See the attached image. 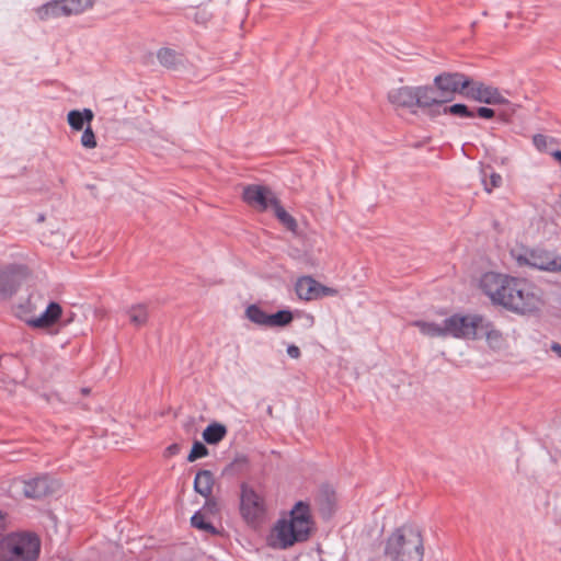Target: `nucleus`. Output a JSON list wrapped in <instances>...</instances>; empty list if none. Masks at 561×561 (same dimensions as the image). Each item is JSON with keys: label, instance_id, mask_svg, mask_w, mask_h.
<instances>
[{"label": "nucleus", "instance_id": "30", "mask_svg": "<svg viewBox=\"0 0 561 561\" xmlns=\"http://www.w3.org/2000/svg\"><path fill=\"white\" fill-rule=\"evenodd\" d=\"M207 455H208V449L206 448V446L204 444H202L201 442H195L193 444L191 453L188 454L187 460L190 462H193L196 459L205 457Z\"/></svg>", "mask_w": 561, "mask_h": 561}, {"label": "nucleus", "instance_id": "15", "mask_svg": "<svg viewBox=\"0 0 561 561\" xmlns=\"http://www.w3.org/2000/svg\"><path fill=\"white\" fill-rule=\"evenodd\" d=\"M24 310L23 306H20L18 308L16 314L21 319H23L28 325L33 328H49L54 325L61 317L62 308L59 304L51 301L45 311L41 313L38 317L34 318H27L22 314V311Z\"/></svg>", "mask_w": 561, "mask_h": 561}, {"label": "nucleus", "instance_id": "39", "mask_svg": "<svg viewBox=\"0 0 561 561\" xmlns=\"http://www.w3.org/2000/svg\"><path fill=\"white\" fill-rule=\"evenodd\" d=\"M551 351L557 354L559 358H561V344L553 342L550 346Z\"/></svg>", "mask_w": 561, "mask_h": 561}, {"label": "nucleus", "instance_id": "2", "mask_svg": "<svg viewBox=\"0 0 561 561\" xmlns=\"http://www.w3.org/2000/svg\"><path fill=\"white\" fill-rule=\"evenodd\" d=\"M313 522L308 504L298 502L290 511L289 518L276 523L271 535V546L287 549L309 539Z\"/></svg>", "mask_w": 561, "mask_h": 561}, {"label": "nucleus", "instance_id": "20", "mask_svg": "<svg viewBox=\"0 0 561 561\" xmlns=\"http://www.w3.org/2000/svg\"><path fill=\"white\" fill-rule=\"evenodd\" d=\"M411 325L416 327L420 332L428 337H443L445 339V323H436L432 321L416 320L411 323Z\"/></svg>", "mask_w": 561, "mask_h": 561}, {"label": "nucleus", "instance_id": "14", "mask_svg": "<svg viewBox=\"0 0 561 561\" xmlns=\"http://www.w3.org/2000/svg\"><path fill=\"white\" fill-rule=\"evenodd\" d=\"M23 494L33 500L45 497L59 488V483L55 480L49 479L47 476L33 478L22 482Z\"/></svg>", "mask_w": 561, "mask_h": 561}, {"label": "nucleus", "instance_id": "18", "mask_svg": "<svg viewBox=\"0 0 561 561\" xmlns=\"http://www.w3.org/2000/svg\"><path fill=\"white\" fill-rule=\"evenodd\" d=\"M94 118V113L90 108H83L82 111L72 110L67 114V122L71 129L80 131L84 129V124L91 125Z\"/></svg>", "mask_w": 561, "mask_h": 561}, {"label": "nucleus", "instance_id": "36", "mask_svg": "<svg viewBox=\"0 0 561 561\" xmlns=\"http://www.w3.org/2000/svg\"><path fill=\"white\" fill-rule=\"evenodd\" d=\"M319 554L318 553H308L301 556L298 561H319Z\"/></svg>", "mask_w": 561, "mask_h": 561}, {"label": "nucleus", "instance_id": "42", "mask_svg": "<svg viewBox=\"0 0 561 561\" xmlns=\"http://www.w3.org/2000/svg\"><path fill=\"white\" fill-rule=\"evenodd\" d=\"M334 505H335V495H334V493L332 492V510L334 508Z\"/></svg>", "mask_w": 561, "mask_h": 561}, {"label": "nucleus", "instance_id": "19", "mask_svg": "<svg viewBox=\"0 0 561 561\" xmlns=\"http://www.w3.org/2000/svg\"><path fill=\"white\" fill-rule=\"evenodd\" d=\"M214 476L209 470H201L196 473L194 480V490L208 499L213 493Z\"/></svg>", "mask_w": 561, "mask_h": 561}, {"label": "nucleus", "instance_id": "4", "mask_svg": "<svg viewBox=\"0 0 561 561\" xmlns=\"http://www.w3.org/2000/svg\"><path fill=\"white\" fill-rule=\"evenodd\" d=\"M39 548L37 536L13 533L0 540V561H36Z\"/></svg>", "mask_w": 561, "mask_h": 561}, {"label": "nucleus", "instance_id": "26", "mask_svg": "<svg viewBox=\"0 0 561 561\" xmlns=\"http://www.w3.org/2000/svg\"><path fill=\"white\" fill-rule=\"evenodd\" d=\"M293 319H294V316H293L291 311L279 310L274 314H270L268 327H286L293 321Z\"/></svg>", "mask_w": 561, "mask_h": 561}, {"label": "nucleus", "instance_id": "3", "mask_svg": "<svg viewBox=\"0 0 561 561\" xmlns=\"http://www.w3.org/2000/svg\"><path fill=\"white\" fill-rule=\"evenodd\" d=\"M385 556L390 561H423L424 540L421 529L412 524L396 528L386 541Z\"/></svg>", "mask_w": 561, "mask_h": 561}, {"label": "nucleus", "instance_id": "24", "mask_svg": "<svg viewBox=\"0 0 561 561\" xmlns=\"http://www.w3.org/2000/svg\"><path fill=\"white\" fill-rule=\"evenodd\" d=\"M129 321L133 325L139 328L148 321V310L145 305H134L126 310Z\"/></svg>", "mask_w": 561, "mask_h": 561}, {"label": "nucleus", "instance_id": "5", "mask_svg": "<svg viewBox=\"0 0 561 561\" xmlns=\"http://www.w3.org/2000/svg\"><path fill=\"white\" fill-rule=\"evenodd\" d=\"M432 87L425 85H401L393 88L388 92V101L394 107L408 108L412 113H415V108L422 111H431V102L433 99Z\"/></svg>", "mask_w": 561, "mask_h": 561}, {"label": "nucleus", "instance_id": "12", "mask_svg": "<svg viewBox=\"0 0 561 561\" xmlns=\"http://www.w3.org/2000/svg\"><path fill=\"white\" fill-rule=\"evenodd\" d=\"M465 96L486 104H503L507 102L497 88L474 81L471 78Z\"/></svg>", "mask_w": 561, "mask_h": 561}, {"label": "nucleus", "instance_id": "9", "mask_svg": "<svg viewBox=\"0 0 561 561\" xmlns=\"http://www.w3.org/2000/svg\"><path fill=\"white\" fill-rule=\"evenodd\" d=\"M517 261L520 265H529L547 272H561V255L552 251L530 250L519 255Z\"/></svg>", "mask_w": 561, "mask_h": 561}, {"label": "nucleus", "instance_id": "13", "mask_svg": "<svg viewBox=\"0 0 561 561\" xmlns=\"http://www.w3.org/2000/svg\"><path fill=\"white\" fill-rule=\"evenodd\" d=\"M243 201L261 211L272 207V201H278L272 190L263 185H248L243 188Z\"/></svg>", "mask_w": 561, "mask_h": 561}, {"label": "nucleus", "instance_id": "6", "mask_svg": "<svg viewBox=\"0 0 561 561\" xmlns=\"http://www.w3.org/2000/svg\"><path fill=\"white\" fill-rule=\"evenodd\" d=\"M470 83V78L460 72H443L436 76L433 80L431 96L432 108L450 102L455 99L456 94L465 95L466 89Z\"/></svg>", "mask_w": 561, "mask_h": 561}, {"label": "nucleus", "instance_id": "31", "mask_svg": "<svg viewBox=\"0 0 561 561\" xmlns=\"http://www.w3.org/2000/svg\"><path fill=\"white\" fill-rule=\"evenodd\" d=\"M502 185V176L499 173H491L490 181H484V190L488 193H491L494 188L500 187Z\"/></svg>", "mask_w": 561, "mask_h": 561}, {"label": "nucleus", "instance_id": "43", "mask_svg": "<svg viewBox=\"0 0 561 561\" xmlns=\"http://www.w3.org/2000/svg\"><path fill=\"white\" fill-rule=\"evenodd\" d=\"M267 412H268L270 415L272 414V408L271 407L267 409Z\"/></svg>", "mask_w": 561, "mask_h": 561}, {"label": "nucleus", "instance_id": "28", "mask_svg": "<svg viewBox=\"0 0 561 561\" xmlns=\"http://www.w3.org/2000/svg\"><path fill=\"white\" fill-rule=\"evenodd\" d=\"M82 130L83 133L80 138L81 146L88 150L96 148L98 141L91 125H87Z\"/></svg>", "mask_w": 561, "mask_h": 561}, {"label": "nucleus", "instance_id": "29", "mask_svg": "<svg viewBox=\"0 0 561 561\" xmlns=\"http://www.w3.org/2000/svg\"><path fill=\"white\" fill-rule=\"evenodd\" d=\"M443 113L460 117H474L476 115L467 105L460 103L444 107Z\"/></svg>", "mask_w": 561, "mask_h": 561}, {"label": "nucleus", "instance_id": "34", "mask_svg": "<svg viewBox=\"0 0 561 561\" xmlns=\"http://www.w3.org/2000/svg\"><path fill=\"white\" fill-rule=\"evenodd\" d=\"M494 111L490 107H479L477 111L478 116L486 119L494 117Z\"/></svg>", "mask_w": 561, "mask_h": 561}, {"label": "nucleus", "instance_id": "23", "mask_svg": "<svg viewBox=\"0 0 561 561\" xmlns=\"http://www.w3.org/2000/svg\"><path fill=\"white\" fill-rule=\"evenodd\" d=\"M227 435V427L224 424L214 422L203 432V439L209 445H216Z\"/></svg>", "mask_w": 561, "mask_h": 561}, {"label": "nucleus", "instance_id": "33", "mask_svg": "<svg viewBox=\"0 0 561 561\" xmlns=\"http://www.w3.org/2000/svg\"><path fill=\"white\" fill-rule=\"evenodd\" d=\"M339 294L337 289L328 287L319 283V299L328 296H336Z\"/></svg>", "mask_w": 561, "mask_h": 561}, {"label": "nucleus", "instance_id": "21", "mask_svg": "<svg viewBox=\"0 0 561 561\" xmlns=\"http://www.w3.org/2000/svg\"><path fill=\"white\" fill-rule=\"evenodd\" d=\"M272 208L274 210L275 217L278 219V221L290 232L297 233L298 232V222L297 220L288 214L285 208L280 205L279 199L278 201H272Z\"/></svg>", "mask_w": 561, "mask_h": 561}, {"label": "nucleus", "instance_id": "40", "mask_svg": "<svg viewBox=\"0 0 561 561\" xmlns=\"http://www.w3.org/2000/svg\"><path fill=\"white\" fill-rule=\"evenodd\" d=\"M205 507H207L210 512H213V510H215V508H216V503H215L214 501H208V502L206 503V506H205Z\"/></svg>", "mask_w": 561, "mask_h": 561}, {"label": "nucleus", "instance_id": "27", "mask_svg": "<svg viewBox=\"0 0 561 561\" xmlns=\"http://www.w3.org/2000/svg\"><path fill=\"white\" fill-rule=\"evenodd\" d=\"M193 527L216 535L217 529L208 522H206L204 514L201 512L195 513L191 518Z\"/></svg>", "mask_w": 561, "mask_h": 561}, {"label": "nucleus", "instance_id": "38", "mask_svg": "<svg viewBox=\"0 0 561 561\" xmlns=\"http://www.w3.org/2000/svg\"><path fill=\"white\" fill-rule=\"evenodd\" d=\"M7 528V515L0 511V535Z\"/></svg>", "mask_w": 561, "mask_h": 561}, {"label": "nucleus", "instance_id": "10", "mask_svg": "<svg viewBox=\"0 0 561 561\" xmlns=\"http://www.w3.org/2000/svg\"><path fill=\"white\" fill-rule=\"evenodd\" d=\"M240 512L249 524L259 522L265 512L262 496L245 483L241 485Z\"/></svg>", "mask_w": 561, "mask_h": 561}, {"label": "nucleus", "instance_id": "16", "mask_svg": "<svg viewBox=\"0 0 561 561\" xmlns=\"http://www.w3.org/2000/svg\"><path fill=\"white\" fill-rule=\"evenodd\" d=\"M295 289L297 296L306 301L319 299V282L311 276L299 277Z\"/></svg>", "mask_w": 561, "mask_h": 561}, {"label": "nucleus", "instance_id": "17", "mask_svg": "<svg viewBox=\"0 0 561 561\" xmlns=\"http://www.w3.org/2000/svg\"><path fill=\"white\" fill-rule=\"evenodd\" d=\"M478 335H484L489 345L499 348L503 344V335L500 330L495 329L493 323L481 316V325L478 327Z\"/></svg>", "mask_w": 561, "mask_h": 561}, {"label": "nucleus", "instance_id": "11", "mask_svg": "<svg viewBox=\"0 0 561 561\" xmlns=\"http://www.w3.org/2000/svg\"><path fill=\"white\" fill-rule=\"evenodd\" d=\"M28 275L24 265H8L0 270V297L11 298Z\"/></svg>", "mask_w": 561, "mask_h": 561}, {"label": "nucleus", "instance_id": "7", "mask_svg": "<svg viewBox=\"0 0 561 561\" xmlns=\"http://www.w3.org/2000/svg\"><path fill=\"white\" fill-rule=\"evenodd\" d=\"M445 335L446 337L477 340L478 327L481 325V314H459L455 313L446 319Z\"/></svg>", "mask_w": 561, "mask_h": 561}, {"label": "nucleus", "instance_id": "35", "mask_svg": "<svg viewBox=\"0 0 561 561\" xmlns=\"http://www.w3.org/2000/svg\"><path fill=\"white\" fill-rule=\"evenodd\" d=\"M287 354H288V356H290L291 358L297 359V358H299V357H300V354H301V353H300V350H299V347H298V346H296V345H289V346L287 347Z\"/></svg>", "mask_w": 561, "mask_h": 561}, {"label": "nucleus", "instance_id": "25", "mask_svg": "<svg viewBox=\"0 0 561 561\" xmlns=\"http://www.w3.org/2000/svg\"><path fill=\"white\" fill-rule=\"evenodd\" d=\"M245 316L251 322H253L255 324L268 327L270 314H267L265 311H263L256 305L249 306L245 310Z\"/></svg>", "mask_w": 561, "mask_h": 561}, {"label": "nucleus", "instance_id": "1", "mask_svg": "<svg viewBox=\"0 0 561 561\" xmlns=\"http://www.w3.org/2000/svg\"><path fill=\"white\" fill-rule=\"evenodd\" d=\"M480 287L493 304L516 313H533L542 306L541 297L525 279L497 273H485Z\"/></svg>", "mask_w": 561, "mask_h": 561}, {"label": "nucleus", "instance_id": "37", "mask_svg": "<svg viewBox=\"0 0 561 561\" xmlns=\"http://www.w3.org/2000/svg\"><path fill=\"white\" fill-rule=\"evenodd\" d=\"M180 451V446L178 444H172L165 449L167 456L176 455Z\"/></svg>", "mask_w": 561, "mask_h": 561}, {"label": "nucleus", "instance_id": "41", "mask_svg": "<svg viewBox=\"0 0 561 561\" xmlns=\"http://www.w3.org/2000/svg\"><path fill=\"white\" fill-rule=\"evenodd\" d=\"M552 157L561 162V150H556L554 152H552Z\"/></svg>", "mask_w": 561, "mask_h": 561}, {"label": "nucleus", "instance_id": "22", "mask_svg": "<svg viewBox=\"0 0 561 561\" xmlns=\"http://www.w3.org/2000/svg\"><path fill=\"white\" fill-rule=\"evenodd\" d=\"M160 65L168 69H176L182 65V55L174 49L163 47L157 51Z\"/></svg>", "mask_w": 561, "mask_h": 561}, {"label": "nucleus", "instance_id": "8", "mask_svg": "<svg viewBox=\"0 0 561 561\" xmlns=\"http://www.w3.org/2000/svg\"><path fill=\"white\" fill-rule=\"evenodd\" d=\"M93 0H54L37 9L41 20L77 15L92 8Z\"/></svg>", "mask_w": 561, "mask_h": 561}, {"label": "nucleus", "instance_id": "32", "mask_svg": "<svg viewBox=\"0 0 561 561\" xmlns=\"http://www.w3.org/2000/svg\"><path fill=\"white\" fill-rule=\"evenodd\" d=\"M533 142L538 150H545L547 148L548 138L542 134H536L533 137Z\"/></svg>", "mask_w": 561, "mask_h": 561}]
</instances>
